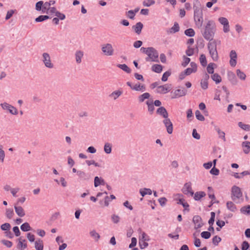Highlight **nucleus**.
Instances as JSON below:
<instances>
[{"label":"nucleus","instance_id":"9d476101","mask_svg":"<svg viewBox=\"0 0 250 250\" xmlns=\"http://www.w3.org/2000/svg\"><path fill=\"white\" fill-rule=\"evenodd\" d=\"M192 221L195 224L194 228L196 229L201 228L204 225L202 218L199 215L194 216Z\"/></svg>","mask_w":250,"mask_h":250},{"label":"nucleus","instance_id":"c756f323","mask_svg":"<svg viewBox=\"0 0 250 250\" xmlns=\"http://www.w3.org/2000/svg\"><path fill=\"white\" fill-rule=\"evenodd\" d=\"M151 69L156 73H161L163 69L162 65L158 64H155L152 66Z\"/></svg>","mask_w":250,"mask_h":250},{"label":"nucleus","instance_id":"e433bc0d","mask_svg":"<svg viewBox=\"0 0 250 250\" xmlns=\"http://www.w3.org/2000/svg\"><path fill=\"white\" fill-rule=\"evenodd\" d=\"M211 78L212 80L214 81L217 84L220 83L221 82V78L220 76L217 73H215L212 75L211 76Z\"/></svg>","mask_w":250,"mask_h":250},{"label":"nucleus","instance_id":"58836bf2","mask_svg":"<svg viewBox=\"0 0 250 250\" xmlns=\"http://www.w3.org/2000/svg\"><path fill=\"white\" fill-rule=\"evenodd\" d=\"M112 150V145L108 143H106L104 146V151L106 154H110Z\"/></svg>","mask_w":250,"mask_h":250},{"label":"nucleus","instance_id":"1a4fd4ad","mask_svg":"<svg viewBox=\"0 0 250 250\" xmlns=\"http://www.w3.org/2000/svg\"><path fill=\"white\" fill-rule=\"evenodd\" d=\"M176 196L179 197V198L178 199L177 204L182 205L183 207L184 208V210H187L188 212L189 211V206L187 202H185V200L184 199L181 198L183 196V194H177Z\"/></svg>","mask_w":250,"mask_h":250},{"label":"nucleus","instance_id":"7c9ffc66","mask_svg":"<svg viewBox=\"0 0 250 250\" xmlns=\"http://www.w3.org/2000/svg\"><path fill=\"white\" fill-rule=\"evenodd\" d=\"M139 192H140V194L143 197H144L145 195H146L147 194L151 195L152 193V191L151 189L147 188H144L143 189H141L140 190Z\"/></svg>","mask_w":250,"mask_h":250},{"label":"nucleus","instance_id":"72a5a7b5","mask_svg":"<svg viewBox=\"0 0 250 250\" xmlns=\"http://www.w3.org/2000/svg\"><path fill=\"white\" fill-rule=\"evenodd\" d=\"M123 93V91L121 90H116L112 92L109 96L113 97L114 100H116L119 96H120Z\"/></svg>","mask_w":250,"mask_h":250},{"label":"nucleus","instance_id":"ea45409f","mask_svg":"<svg viewBox=\"0 0 250 250\" xmlns=\"http://www.w3.org/2000/svg\"><path fill=\"white\" fill-rule=\"evenodd\" d=\"M150 96L149 93L147 92L144 93L139 97V102L141 103L143 102L146 99H148Z\"/></svg>","mask_w":250,"mask_h":250},{"label":"nucleus","instance_id":"864d4df0","mask_svg":"<svg viewBox=\"0 0 250 250\" xmlns=\"http://www.w3.org/2000/svg\"><path fill=\"white\" fill-rule=\"evenodd\" d=\"M43 6V2L42 1H39L36 3V10L37 11H42V8Z\"/></svg>","mask_w":250,"mask_h":250},{"label":"nucleus","instance_id":"a211bd4d","mask_svg":"<svg viewBox=\"0 0 250 250\" xmlns=\"http://www.w3.org/2000/svg\"><path fill=\"white\" fill-rule=\"evenodd\" d=\"M106 183L104 179L102 177H99L98 176H96L94 178V186L95 187H97L100 185H105Z\"/></svg>","mask_w":250,"mask_h":250},{"label":"nucleus","instance_id":"c03bdc74","mask_svg":"<svg viewBox=\"0 0 250 250\" xmlns=\"http://www.w3.org/2000/svg\"><path fill=\"white\" fill-rule=\"evenodd\" d=\"M77 62H81V59L83 56V52L81 51H77L75 54Z\"/></svg>","mask_w":250,"mask_h":250},{"label":"nucleus","instance_id":"5fc2aeb1","mask_svg":"<svg viewBox=\"0 0 250 250\" xmlns=\"http://www.w3.org/2000/svg\"><path fill=\"white\" fill-rule=\"evenodd\" d=\"M215 63H209L207 68V70L209 74H213L214 72V66Z\"/></svg>","mask_w":250,"mask_h":250},{"label":"nucleus","instance_id":"13d9d810","mask_svg":"<svg viewBox=\"0 0 250 250\" xmlns=\"http://www.w3.org/2000/svg\"><path fill=\"white\" fill-rule=\"evenodd\" d=\"M237 75L240 79L242 80H245L246 77L245 74L244 72L241 71L239 69L237 70Z\"/></svg>","mask_w":250,"mask_h":250},{"label":"nucleus","instance_id":"a878e982","mask_svg":"<svg viewBox=\"0 0 250 250\" xmlns=\"http://www.w3.org/2000/svg\"><path fill=\"white\" fill-rule=\"evenodd\" d=\"M35 248L36 250H43V243L42 240L39 239L35 242Z\"/></svg>","mask_w":250,"mask_h":250},{"label":"nucleus","instance_id":"5701e85b","mask_svg":"<svg viewBox=\"0 0 250 250\" xmlns=\"http://www.w3.org/2000/svg\"><path fill=\"white\" fill-rule=\"evenodd\" d=\"M194 20L196 25L198 28H200L202 26L203 22V15L198 16V17H194Z\"/></svg>","mask_w":250,"mask_h":250},{"label":"nucleus","instance_id":"bf43d9fd","mask_svg":"<svg viewBox=\"0 0 250 250\" xmlns=\"http://www.w3.org/2000/svg\"><path fill=\"white\" fill-rule=\"evenodd\" d=\"M145 241H144V240H142V239L140 240L139 244L140 249H144L148 246V244Z\"/></svg>","mask_w":250,"mask_h":250},{"label":"nucleus","instance_id":"37998d69","mask_svg":"<svg viewBox=\"0 0 250 250\" xmlns=\"http://www.w3.org/2000/svg\"><path fill=\"white\" fill-rule=\"evenodd\" d=\"M185 34L187 36L192 37L195 35V31L192 28H188L185 31Z\"/></svg>","mask_w":250,"mask_h":250},{"label":"nucleus","instance_id":"e2e57ef3","mask_svg":"<svg viewBox=\"0 0 250 250\" xmlns=\"http://www.w3.org/2000/svg\"><path fill=\"white\" fill-rule=\"evenodd\" d=\"M14 215V211L12 209L7 208L6 209V215L9 219H11Z\"/></svg>","mask_w":250,"mask_h":250},{"label":"nucleus","instance_id":"338daca9","mask_svg":"<svg viewBox=\"0 0 250 250\" xmlns=\"http://www.w3.org/2000/svg\"><path fill=\"white\" fill-rule=\"evenodd\" d=\"M15 11L16 10H10L8 11L5 17V20H8V19H9L13 16Z\"/></svg>","mask_w":250,"mask_h":250},{"label":"nucleus","instance_id":"dca6fc26","mask_svg":"<svg viewBox=\"0 0 250 250\" xmlns=\"http://www.w3.org/2000/svg\"><path fill=\"white\" fill-rule=\"evenodd\" d=\"M156 113L157 114L162 116L164 118H167L168 116V112L166 109L163 106H160L159 107L156 111Z\"/></svg>","mask_w":250,"mask_h":250},{"label":"nucleus","instance_id":"2eb2a0df","mask_svg":"<svg viewBox=\"0 0 250 250\" xmlns=\"http://www.w3.org/2000/svg\"><path fill=\"white\" fill-rule=\"evenodd\" d=\"M77 175L82 180L87 181L90 178V175L88 173H86L81 170L77 171Z\"/></svg>","mask_w":250,"mask_h":250},{"label":"nucleus","instance_id":"2f4dec72","mask_svg":"<svg viewBox=\"0 0 250 250\" xmlns=\"http://www.w3.org/2000/svg\"><path fill=\"white\" fill-rule=\"evenodd\" d=\"M117 66L128 74L130 73L131 72V69L129 68L125 63L119 64Z\"/></svg>","mask_w":250,"mask_h":250},{"label":"nucleus","instance_id":"49530a36","mask_svg":"<svg viewBox=\"0 0 250 250\" xmlns=\"http://www.w3.org/2000/svg\"><path fill=\"white\" fill-rule=\"evenodd\" d=\"M208 197L209 198L211 199V201L210 202V205L208 206V207H211L214 203H218V201H214L213 200L215 199V196L214 194L212 193H208Z\"/></svg>","mask_w":250,"mask_h":250},{"label":"nucleus","instance_id":"f8f14e48","mask_svg":"<svg viewBox=\"0 0 250 250\" xmlns=\"http://www.w3.org/2000/svg\"><path fill=\"white\" fill-rule=\"evenodd\" d=\"M170 91V87L167 84L157 86L156 92L159 94H166Z\"/></svg>","mask_w":250,"mask_h":250},{"label":"nucleus","instance_id":"4be33fe9","mask_svg":"<svg viewBox=\"0 0 250 250\" xmlns=\"http://www.w3.org/2000/svg\"><path fill=\"white\" fill-rule=\"evenodd\" d=\"M14 208L15 209V212L18 216L22 217L25 215L24 211L21 207L15 205Z\"/></svg>","mask_w":250,"mask_h":250},{"label":"nucleus","instance_id":"052dcab7","mask_svg":"<svg viewBox=\"0 0 250 250\" xmlns=\"http://www.w3.org/2000/svg\"><path fill=\"white\" fill-rule=\"evenodd\" d=\"M221 241V238L217 235L214 236L212 238V243H213V245H214L215 246L218 245V243Z\"/></svg>","mask_w":250,"mask_h":250},{"label":"nucleus","instance_id":"3c124183","mask_svg":"<svg viewBox=\"0 0 250 250\" xmlns=\"http://www.w3.org/2000/svg\"><path fill=\"white\" fill-rule=\"evenodd\" d=\"M43 62H50V58L47 53H44L42 54Z\"/></svg>","mask_w":250,"mask_h":250},{"label":"nucleus","instance_id":"20e7f679","mask_svg":"<svg viewBox=\"0 0 250 250\" xmlns=\"http://www.w3.org/2000/svg\"><path fill=\"white\" fill-rule=\"evenodd\" d=\"M242 192L241 189L237 186H233L231 188V199L235 201L242 197Z\"/></svg>","mask_w":250,"mask_h":250},{"label":"nucleus","instance_id":"603ef678","mask_svg":"<svg viewBox=\"0 0 250 250\" xmlns=\"http://www.w3.org/2000/svg\"><path fill=\"white\" fill-rule=\"evenodd\" d=\"M250 248V244L248 242L244 241L241 244V250H248Z\"/></svg>","mask_w":250,"mask_h":250},{"label":"nucleus","instance_id":"a19ab883","mask_svg":"<svg viewBox=\"0 0 250 250\" xmlns=\"http://www.w3.org/2000/svg\"><path fill=\"white\" fill-rule=\"evenodd\" d=\"M146 104L147 105V106H148V112L151 114H152L153 113V111H154V109H155L153 103H152V102H150L149 101H147L146 102Z\"/></svg>","mask_w":250,"mask_h":250},{"label":"nucleus","instance_id":"a18cd8bd","mask_svg":"<svg viewBox=\"0 0 250 250\" xmlns=\"http://www.w3.org/2000/svg\"><path fill=\"white\" fill-rule=\"evenodd\" d=\"M195 116L196 118L199 121H203L205 120V117L201 113L200 111L198 110H197L195 111Z\"/></svg>","mask_w":250,"mask_h":250},{"label":"nucleus","instance_id":"ddd939ff","mask_svg":"<svg viewBox=\"0 0 250 250\" xmlns=\"http://www.w3.org/2000/svg\"><path fill=\"white\" fill-rule=\"evenodd\" d=\"M191 67L187 68L185 71V73L188 76L192 73H195L197 70V66L196 63H190Z\"/></svg>","mask_w":250,"mask_h":250},{"label":"nucleus","instance_id":"bb28decb","mask_svg":"<svg viewBox=\"0 0 250 250\" xmlns=\"http://www.w3.org/2000/svg\"><path fill=\"white\" fill-rule=\"evenodd\" d=\"M227 208L232 212H235L237 210L236 205L231 201H228L226 204Z\"/></svg>","mask_w":250,"mask_h":250},{"label":"nucleus","instance_id":"79ce46f5","mask_svg":"<svg viewBox=\"0 0 250 250\" xmlns=\"http://www.w3.org/2000/svg\"><path fill=\"white\" fill-rule=\"evenodd\" d=\"M238 125L239 127H240L242 129L246 130V131H249L250 130V125L244 124L242 122H240L238 123Z\"/></svg>","mask_w":250,"mask_h":250},{"label":"nucleus","instance_id":"39448f33","mask_svg":"<svg viewBox=\"0 0 250 250\" xmlns=\"http://www.w3.org/2000/svg\"><path fill=\"white\" fill-rule=\"evenodd\" d=\"M0 105L3 110H8L12 115L18 114L17 109L14 106L6 102L0 104Z\"/></svg>","mask_w":250,"mask_h":250},{"label":"nucleus","instance_id":"b1692460","mask_svg":"<svg viewBox=\"0 0 250 250\" xmlns=\"http://www.w3.org/2000/svg\"><path fill=\"white\" fill-rule=\"evenodd\" d=\"M194 9V17H198L200 16L203 15L202 10L200 7L198 6L197 5H194L193 6Z\"/></svg>","mask_w":250,"mask_h":250},{"label":"nucleus","instance_id":"4c0bfd02","mask_svg":"<svg viewBox=\"0 0 250 250\" xmlns=\"http://www.w3.org/2000/svg\"><path fill=\"white\" fill-rule=\"evenodd\" d=\"M90 235L96 241H98L100 238V235L96 230H92L89 232Z\"/></svg>","mask_w":250,"mask_h":250},{"label":"nucleus","instance_id":"f3484780","mask_svg":"<svg viewBox=\"0 0 250 250\" xmlns=\"http://www.w3.org/2000/svg\"><path fill=\"white\" fill-rule=\"evenodd\" d=\"M143 27V24L141 22H138L133 25L132 28L137 34L139 35L141 33Z\"/></svg>","mask_w":250,"mask_h":250},{"label":"nucleus","instance_id":"69168bd1","mask_svg":"<svg viewBox=\"0 0 250 250\" xmlns=\"http://www.w3.org/2000/svg\"><path fill=\"white\" fill-rule=\"evenodd\" d=\"M111 220L114 223L117 224L120 221V217L117 215L113 214L111 216Z\"/></svg>","mask_w":250,"mask_h":250},{"label":"nucleus","instance_id":"cd10ccee","mask_svg":"<svg viewBox=\"0 0 250 250\" xmlns=\"http://www.w3.org/2000/svg\"><path fill=\"white\" fill-rule=\"evenodd\" d=\"M194 194V199L195 201L200 200L202 198L205 197L206 195L204 191H197Z\"/></svg>","mask_w":250,"mask_h":250},{"label":"nucleus","instance_id":"aec40b11","mask_svg":"<svg viewBox=\"0 0 250 250\" xmlns=\"http://www.w3.org/2000/svg\"><path fill=\"white\" fill-rule=\"evenodd\" d=\"M187 90L184 88L182 89H178L175 91L174 94L175 97H180L187 94Z\"/></svg>","mask_w":250,"mask_h":250},{"label":"nucleus","instance_id":"774afa93","mask_svg":"<svg viewBox=\"0 0 250 250\" xmlns=\"http://www.w3.org/2000/svg\"><path fill=\"white\" fill-rule=\"evenodd\" d=\"M2 243L8 248H11L12 246V242L11 241L3 240L1 241Z\"/></svg>","mask_w":250,"mask_h":250},{"label":"nucleus","instance_id":"412c9836","mask_svg":"<svg viewBox=\"0 0 250 250\" xmlns=\"http://www.w3.org/2000/svg\"><path fill=\"white\" fill-rule=\"evenodd\" d=\"M243 151L245 154H248L250 152V142L245 141L242 143Z\"/></svg>","mask_w":250,"mask_h":250},{"label":"nucleus","instance_id":"4d7b16f0","mask_svg":"<svg viewBox=\"0 0 250 250\" xmlns=\"http://www.w3.org/2000/svg\"><path fill=\"white\" fill-rule=\"evenodd\" d=\"M125 15L129 19L134 20L135 14L133 12L132 10H129L126 12L125 13Z\"/></svg>","mask_w":250,"mask_h":250},{"label":"nucleus","instance_id":"0eeeda50","mask_svg":"<svg viewBox=\"0 0 250 250\" xmlns=\"http://www.w3.org/2000/svg\"><path fill=\"white\" fill-rule=\"evenodd\" d=\"M182 191L185 195L190 194L192 196L194 194V192L192 190L191 183L190 182L185 183L182 189Z\"/></svg>","mask_w":250,"mask_h":250},{"label":"nucleus","instance_id":"473e14b6","mask_svg":"<svg viewBox=\"0 0 250 250\" xmlns=\"http://www.w3.org/2000/svg\"><path fill=\"white\" fill-rule=\"evenodd\" d=\"M229 62H236L237 54L234 50H231L229 54Z\"/></svg>","mask_w":250,"mask_h":250},{"label":"nucleus","instance_id":"f03ea898","mask_svg":"<svg viewBox=\"0 0 250 250\" xmlns=\"http://www.w3.org/2000/svg\"><path fill=\"white\" fill-rule=\"evenodd\" d=\"M147 57L146 58V61L159 62V53L158 51L153 47H149V49L146 54Z\"/></svg>","mask_w":250,"mask_h":250},{"label":"nucleus","instance_id":"6e6552de","mask_svg":"<svg viewBox=\"0 0 250 250\" xmlns=\"http://www.w3.org/2000/svg\"><path fill=\"white\" fill-rule=\"evenodd\" d=\"M219 22L223 25V31L228 33L229 31V25L228 19L225 17H220L218 19Z\"/></svg>","mask_w":250,"mask_h":250},{"label":"nucleus","instance_id":"7ed1b4c3","mask_svg":"<svg viewBox=\"0 0 250 250\" xmlns=\"http://www.w3.org/2000/svg\"><path fill=\"white\" fill-rule=\"evenodd\" d=\"M208 49L209 54L213 61H217L218 56L216 50V42L215 41L212 42H209L208 43Z\"/></svg>","mask_w":250,"mask_h":250},{"label":"nucleus","instance_id":"8fccbe9b","mask_svg":"<svg viewBox=\"0 0 250 250\" xmlns=\"http://www.w3.org/2000/svg\"><path fill=\"white\" fill-rule=\"evenodd\" d=\"M171 74V71H167L166 72H165L162 77V81L163 82H166L167 80L168 77Z\"/></svg>","mask_w":250,"mask_h":250},{"label":"nucleus","instance_id":"6ab92c4d","mask_svg":"<svg viewBox=\"0 0 250 250\" xmlns=\"http://www.w3.org/2000/svg\"><path fill=\"white\" fill-rule=\"evenodd\" d=\"M180 30L179 24L177 22H175L173 26L169 28L167 31V33L169 34H174L178 32Z\"/></svg>","mask_w":250,"mask_h":250},{"label":"nucleus","instance_id":"c9c22d12","mask_svg":"<svg viewBox=\"0 0 250 250\" xmlns=\"http://www.w3.org/2000/svg\"><path fill=\"white\" fill-rule=\"evenodd\" d=\"M21 229L22 231L25 232L31 230V228L28 223L25 222L21 225Z\"/></svg>","mask_w":250,"mask_h":250},{"label":"nucleus","instance_id":"423d86ee","mask_svg":"<svg viewBox=\"0 0 250 250\" xmlns=\"http://www.w3.org/2000/svg\"><path fill=\"white\" fill-rule=\"evenodd\" d=\"M102 51L106 56H111L113 54L114 49L110 43L103 44L102 47Z\"/></svg>","mask_w":250,"mask_h":250},{"label":"nucleus","instance_id":"680f3d73","mask_svg":"<svg viewBox=\"0 0 250 250\" xmlns=\"http://www.w3.org/2000/svg\"><path fill=\"white\" fill-rule=\"evenodd\" d=\"M11 228L10 224L8 223H5L0 226V228L2 230H9Z\"/></svg>","mask_w":250,"mask_h":250},{"label":"nucleus","instance_id":"0e129e2a","mask_svg":"<svg viewBox=\"0 0 250 250\" xmlns=\"http://www.w3.org/2000/svg\"><path fill=\"white\" fill-rule=\"evenodd\" d=\"M210 173L212 175L217 176L219 174V170L215 167H213L210 170Z\"/></svg>","mask_w":250,"mask_h":250},{"label":"nucleus","instance_id":"393cba45","mask_svg":"<svg viewBox=\"0 0 250 250\" xmlns=\"http://www.w3.org/2000/svg\"><path fill=\"white\" fill-rule=\"evenodd\" d=\"M214 129L218 133V134L219 135V138L222 139L224 142H226V137H225V133L224 131L221 130L220 128L218 127L217 126H214Z\"/></svg>","mask_w":250,"mask_h":250},{"label":"nucleus","instance_id":"9b49d317","mask_svg":"<svg viewBox=\"0 0 250 250\" xmlns=\"http://www.w3.org/2000/svg\"><path fill=\"white\" fill-rule=\"evenodd\" d=\"M163 123L167 128V133L169 134H172L173 132V125L170 120L167 117V118H165Z\"/></svg>","mask_w":250,"mask_h":250},{"label":"nucleus","instance_id":"f257e3e1","mask_svg":"<svg viewBox=\"0 0 250 250\" xmlns=\"http://www.w3.org/2000/svg\"><path fill=\"white\" fill-rule=\"evenodd\" d=\"M216 31V24L213 20H208L202 31L203 37L209 42L213 41L215 33Z\"/></svg>","mask_w":250,"mask_h":250},{"label":"nucleus","instance_id":"c85d7f7f","mask_svg":"<svg viewBox=\"0 0 250 250\" xmlns=\"http://www.w3.org/2000/svg\"><path fill=\"white\" fill-rule=\"evenodd\" d=\"M132 90L135 91H144L146 90V87L144 84H141L139 83H136L134 85H133V87H132Z\"/></svg>","mask_w":250,"mask_h":250},{"label":"nucleus","instance_id":"f704fd0d","mask_svg":"<svg viewBox=\"0 0 250 250\" xmlns=\"http://www.w3.org/2000/svg\"><path fill=\"white\" fill-rule=\"evenodd\" d=\"M50 19V17L47 15H40L35 20L37 22H42L45 20Z\"/></svg>","mask_w":250,"mask_h":250},{"label":"nucleus","instance_id":"de8ad7c7","mask_svg":"<svg viewBox=\"0 0 250 250\" xmlns=\"http://www.w3.org/2000/svg\"><path fill=\"white\" fill-rule=\"evenodd\" d=\"M240 211L244 214H250V206L248 205L242 207L241 208Z\"/></svg>","mask_w":250,"mask_h":250},{"label":"nucleus","instance_id":"09e8293b","mask_svg":"<svg viewBox=\"0 0 250 250\" xmlns=\"http://www.w3.org/2000/svg\"><path fill=\"white\" fill-rule=\"evenodd\" d=\"M85 163L88 166L93 165L96 167H101V166L98 163L96 162L94 160H86Z\"/></svg>","mask_w":250,"mask_h":250},{"label":"nucleus","instance_id":"4468645a","mask_svg":"<svg viewBox=\"0 0 250 250\" xmlns=\"http://www.w3.org/2000/svg\"><path fill=\"white\" fill-rule=\"evenodd\" d=\"M55 3V0H50L48 2H45L43 3V6L42 8V13H48V11L49 10L51 7H50V5H53Z\"/></svg>","mask_w":250,"mask_h":250},{"label":"nucleus","instance_id":"6e6d98bb","mask_svg":"<svg viewBox=\"0 0 250 250\" xmlns=\"http://www.w3.org/2000/svg\"><path fill=\"white\" fill-rule=\"evenodd\" d=\"M201 236L202 238L208 239L210 238L211 233L209 231H204L201 233Z\"/></svg>","mask_w":250,"mask_h":250}]
</instances>
